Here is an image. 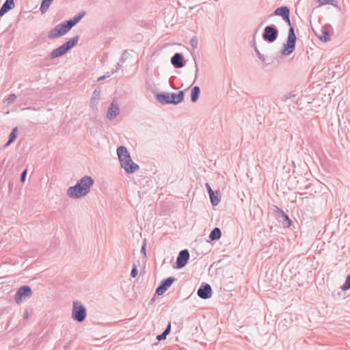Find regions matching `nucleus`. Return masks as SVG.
<instances>
[{"instance_id":"nucleus-1","label":"nucleus","mask_w":350,"mask_h":350,"mask_svg":"<svg viewBox=\"0 0 350 350\" xmlns=\"http://www.w3.org/2000/svg\"><path fill=\"white\" fill-rule=\"evenodd\" d=\"M94 180L90 176H85L74 186L67 190V196L72 199H78L86 196L90 191V187L94 185Z\"/></svg>"},{"instance_id":"nucleus-22","label":"nucleus","mask_w":350,"mask_h":350,"mask_svg":"<svg viewBox=\"0 0 350 350\" xmlns=\"http://www.w3.org/2000/svg\"><path fill=\"white\" fill-rule=\"evenodd\" d=\"M17 135H18V128L17 127H14L12 131H11L10 135H9V139L8 141V142L5 144V147H8L12 143H13L16 137H17Z\"/></svg>"},{"instance_id":"nucleus-16","label":"nucleus","mask_w":350,"mask_h":350,"mask_svg":"<svg viewBox=\"0 0 350 350\" xmlns=\"http://www.w3.org/2000/svg\"><path fill=\"white\" fill-rule=\"evenodd\" d=\"M14 6V0H5L0 8V16H3L9 10H12Z\"/></svg>"},{"instance_id":"nucleus-13","label":"nucleus","mask_w":350,"mask_h":350,"mask_svg":"<svg viewBox=\"0 0 350 350\" xmlns=\"http://www.w3.org/2000/svg\"><path fill=\"white\" fill-rule=\"evenodd\" d=\"M171 64L176 68H181L185 66L183 55L180 53H176L171 58Z\"/></svg>"},{"instance_id":"nucleus-44","label":"nucleus","mask_w":350,"mask_h":350,"mask_svg":"<svg viewBox=\"0 0 350 350\" xmlns=\"http://www.w3.org/2000/svg\"><path fill=\"white\" fill-rule=\"evenodd\" d=\"M258 58L261 60V62L262 63H265V56L263 55H261L258 57Z\"/></svg>"},{"instance_id":"nucleus-6","label":"nucleus","mask_w":350,"mask_h":350,"mask_svg":"<svg viewBox=\"0 0 350 350\" xmlns=\"http://www.w3.org/2000/svg\"><path fill=\"white\" fill-rule=\"evenodd\" d=\"M296 39L294 28L290 27L286 43L284 45V49L282 51V55H289L293 53L295 48Z\"/></svg>"},{"instance_id":"nucleus-31","label":"nucleus","mask_w":350,"mask_h":350,"mask_svg":"<svg viewBox=\"0 0 350 350\" xmlns=\"http://www.w3.org/2000/svg\"><path fill=\"white\" fill-rule=\"evenodd\" d=\"M295 94H293L292 92H290V93H287L286 94H284L283 96H282V100L283 101H286L288 99L291 98L292 96H295Z\"/></svg>"},{"instance_id":"nucleus-46","label":"nucleus","mask_w":350,"mask_h":350,"mask_svg":"<svg viewBox=\"0 0 350 350\" xmlns=\"http://www.w3.org/2000/svg\"><path fill=\"white\" fill-rule=\"evenodd\" d=\"M31 109L30 107H27L25 109H23V110H24V109Z\"/></svg>"},{"instance_id":"nucleus-5","label":"nucleus","mask_w":350,"mask_h":350,"mask_svg":"<svg viewBox=\"0 0 350 350\" xmlns=\"http://www.w3.org/2000/svg\"><path fill=\"white\" fill-rule=\"evenodd\" d=\"M87 316V310L81 301H74L72 303V318L78 323L84 321Z\"/></svg>"},{"instance_id":"nucleus-39","label":"nucleus","mask_w":350,"mask_h":350,"mask_svg":"<svg viewBox=\"0 0 350 350\" xmlns=\"http://www.w3.org/2000/svg\"><path fill=\"white\" fill-rule=\"evenodd\" d=\"M146 243H144L142 248H141V252L143 253L144 254V257H146Z\"/></svg>"},{"instance_id":"nucleus-2","label":"nucleus","mask_w":350,"mask_h":350,"mask_svg":"<svg viewBox=\"0 0 350 350\" xmlns=\"http://www.w3.org/2000/svg\"><path fill=\"white\" fill-rule=\"evenodd\" d=\"M117 154L121 167L126 173L133 174L139 169V166L132 161L130 153L125 146H119L117 148Z\"/></svg>"},{"instance_id":"nucleus-36","label":"nucleus","mask_w":350,"mask_h":350,"mask_svg":"<svg viewBox=\"0 0 350 350\" xmlns=\"http://www.w3.org/2000/svg\"><path fill=\"white\" fill-rule=\"evenodd\" d=\"M274 208H275V212L277 213V215H281V213H284V211L277 206H274Z\"/></svg>"},{"instance_id":"nucleus-40","label":"nucleus","mask_w":350,"mask_h":350,"mask_svg":"<svg viewBox=\"0 0 350 350\" xmlns=\"http://www.w3.org/2000/svg\"><path fill=\"white\" fill-rule=\"evenodd\" d=\"M206 187L207 189V191L208 193V195L210 196V194H211V191H213L212 190L211 186L208 183L206 184Z\"/></svg>"},{"instance_id":"nucleus-43","label":"nucleus","mask_w":350,"mask_h":350,"mask_svg":"<svg viewBox=\"0 0 350 350\" xmlns=\"http://www.w3.org/2000/svg\"><path fill=\"white\" fill-rule=\"evenodd\" d=\"M254 50L258 57L262 55L256 46H255Z\"/></svg>"},{"instance_id":"nucleus-19","label":"nucleus","mask_w":350,"mask_h":350,"mask_svg":"<svg viewBox=\"0 0 350 350\" xmlns=\"http://www.w3.org/2000/svg\"><path fill=\"white\" fill-rule=\"evenodd\" d=\"M200 87L194 86L191 89V101L193 103H196L198 100L199 96H200Z\"/></svg>"},{"instance_id":"nucleus-45","label":"nucleus","mask_w":350,"mask_h":350,"mask_svg":"<svg viewBox=\"0 0 350 350\" xmlns=\"http://www.w3.org/2000/svg\"><path fill=\"white\" fill-rule=\"evenodd\" d=\"M109 77V75H103L101 77H100L98 79V81H100V80H103L107 77Z\"/></svg>"},{"instance_id":"nucleus-33","label":"nucleus","mask_w":350,"mask_h":350,"mask_svg":"<svg viewBox=\"0 0 350 350\" xmlns=\"http://www.w3.org/2000/svg\"><path fill=\"white\" fill-rule=\"evenodd\" d=\"M27 170H25L21 174V181L22 183H24L25 181V179H26V176H27Z\"/></svg>"},{"instance_id":"nucleus-15","label":"nucleus","mask_w":350,"mask_h":350,"mask_svg":"<svg viewBox=\"0 0 350 350\" xmlns=\"http://www.w3.org/2000/svg\"><path fill=\"white\" fill-rule=\"evenodd\" d=\"M120 112L119 107L117 104H114V102H112L111 106L109 107L107 117L109 120L114 119Z\"/></svg>"},{"instance_id":"nucleus-21","label":"nucleus","mask_w":350,"mask_h":350,"mask_svg":"<svg viewBox=\"0 0 350 350\" xmlns=\"http://www.w3.org/2000/svg\"><path fill=\"white\" fill-rule=\"evenodd\" d=\"M316 35L317 36L320 40L324 42L330 40L329 33L327 30H324L322 29L320 31V33L318 34L317 33H316Z\"/></svg>"},{"instance_id":"nucleus-38","label":"nucleus","mask_w":350,"mask_h":350,"mask_svg":"<svg viewBox=\"0 0 350 350\" xmlns=\"http://www.w3.org/2000/svg\"><path fill=\"white\" fill-rule=\"evenodd\" d=\"M121 68H122V65H121V64L118 63V64L116 65V68H115V70H114V69H113V70H112V73L117 72L119 70H120V69H121Z\"/></svg>"},{"instance_id":"nucleus-18","label":"nucleus","mask_w":350,"mask_h":350,"mask_svg":"<svg viewBox=\"0 0 350 350\" xmlns=\"http://www.w3.org/2000/svg\"><path fill=\"white\" fill-rule=\"evenodd\" d=\"M277 219L282 224L285 228H289L291 225V220L289 217L284 212L281 215H277Z\"/></svg>"},{"instance_id":"nucleus-20","label":"nucleus","mask_w":350,"mask_h":350,"mask_svg":"<svg viewBox=\"0 0 350 350\" xmlns=\"http://www.w3.org/2000/svg\"><path fill=\"white\" fill-rule=\"evenodd\" d=\"M221 236V230L219 228H215L211 232L208 237L211 241H215L219 239Z\"/></svg>"},{"instance_id":"nucleus-35","label":"nucleus","mask_w":350,"mask_h":350,"mask_svg":"<svg viewBox=\"0 0 350 350\" xmlns=\"http://www.w3.org/2000/svg\"><path fill=\"white\" fill-rule=\"evenodd\" d=\"M127 53V51L125 50L124 51L120 59V62L121 63H124L125 61H126V53Z\"/></svg>"},{"instance_id":"nucleus-4","label":"nucleus","mask_w":350,"mask_h":350,"mask_svg":"<svg viewBox=\"0 0 350 350\" xmlns=\"http://www.w3.org/2000/svg\"><path fill=\"white\" fill-rule=\"evenodd\" d=\"M79 39V36L77 35L72 38L70 39L64 44L61 45L60 46L53 49L49 53L50 59H55L58 57L63 56L65 55L69 50H70L72 47H74L78 42Z\"/></svg>"},{"instance_id":"nucleus-11","label":"nucleus","mask_w":350,"mask_h":350,"mask_svg":"<svg viewBox=\"0 0 350 350\" xmlns=\"http://www.w3.org/2000/svg\"><path fill=\"white\" fill-rule=\"evenodd\" d=\"M189 259V252L187 250H181L176 258V266L177 269L184 267Z\"/></svg>"},{"instance_id":"nucleus-30","label":"nucleus","mask_w":350,"mask_h":350,"mask_svg":"<svg viewBox=\"0 0 350 350\" xmlns=\"http://www.w3.org/2000/svg\"><path fill=\"white\" fill-rule=\"evenodd\" d=\"M137 273H138V270H137V265L134 264L133 267L131 272V276L132 278H135L137 275Z\"/></svg>"},{"instance_id":"nucleus-41","label":"nucleus","mask_w":350,"mask_h":350,"mask_svg":"<svg viewBox=\"0 0 350 350\" xmlns=\"http://www.w3.org/2000/svg\"><path fill=\"white\" fill-rule=\"evenodd\" d=\"M23 317L25 319H27L29 318V312L27 310H25L23 314Z\"/></svg>"},{"instance_id":"nucleus-12","label":"nucleus","mask_w":350,"mask_h":350,"mask_svg":"<svg viewBox=\"0 0 350 350\" xmlns=\"http://www.w3.org/2000/svg\"><path fill=\"white\" fill-rule=\"evenodd\" d=\"M198 295L203 299H208L212 295V288L210 284H202L198 290Z\"/></svg>"},{"instance_id":"nucleus-3","label":"nucleus","mask_w":350,"mask_h":350,"mask_svg":"<svg viewBox=\"0 0 350 350\" xmlns=\"http://www.w3.org/2000/svg\"><path fill=\"white\" fill-rule=\"evenodd\" d=\"M185 93L179 91L178 93L161 92L156 95L157 100L162 105H178L184 99Z\"/></svg>"},{"instance_id":"nucleus-27","label":"nucleus","mask_w":350,"mask_h":350,"mask_svg":"<svg viewBox=\"0 0 350 350\" xmlns=\"http://www.w3.org/2000/svg\"><path fill=\"white\" fill-rule=\"evenodd\" d=\"M100 90L98 89V88L95 89L94 91L93 92L92 98L91 99L92 103H94V100H98L100 98Z\"/></svg>"},{"instance_id":"nucleus-25","label":"nucleus","mask_w":350,"mask_h":350,"mask_svg":"<svg viewBox=\"0 0 350 350\" xmlns=\"http://www.w3.org/2000/svg\"><path fill=\"white\" fill-rule=\"evenodd\" d=\"M209 198L213 206H217L220 202V198L218 196H215L214 191H211Z\"/></svg>"},{"instance_id":"nucleus-14","label":"nucleus","mask_w":350,"mask_h":350,"mask_svg":"<svg viewBox=\"0 0 350 350\" xmlns=\"http://www.w3.org/2000/svg\"><path fill=\"white\" fill-rule=\"evenodd\" d=\"M85 12H81L78 13L76 16H75L73 18L65 21V23L66 24L68 28L70 30L72 28V27H74L77 23H78L81 20V18L85 16Z\"/></svg>"},{"instance_id":"nucleus-23","label":"nucleus","mask_w":350,"mask_h":350,"mask_svg":"<svg viewBox=\"0 0 350 350\" xmlns=\"http://www.w3.org/2000/svg\"><path fill=\"white\" fill-rule=\"evenodd\" d=\"M320 6L329 4L335 8H338V2L337 0H318Z\"/></svg>"},{"instance_id":"nucleus-42","label":"nucleus","mask_w":350,"mask_h":350,"mask_svg":"<svg viewBox=\"0 0 350 350\" xmlns=\"http://www.w3.org/2000/svg\"><path fill=\"white\" fill-rule=\"evenodd\" d=\"M284 21L288 23V25H291V21H290V15H288L287 18H283Z\"/></svg>"},{"instance_id":"nucleus-24","label":"nucleus","mask_w":350,"mask_h":350,"mask_svg":"<svg viewBox=\"0 0 350 350\" xmlns=\"http://www.w3.org/2000/svg\"><path fill=\"white\" fill-rule=\"evenodd\" d=\"M52 1L53 0H42L40 8V10L42 14L45 13L48 10Z\"/></svg>"},{"instance_id":"nucleus-8","label":"nucleus","mask_w":350,"mask_h":350,"mask_svg":"<svg viewBox=\"0 0 350 350\" xmlns=\"http://www.w3.org/2000/svg\"><path fill=\"white\" fill-rule=\"evenodd\" d=\"M278 36V30L273 25L265 27L262 33V38L265 41L271 43L273 42Z\"/></svg>"},{"instance_id":"nucleus-10","label":"nucleus","mask_w":350,"mask_h":350,"mask_svg":"<svg viewBox=\"0 0 350 350\" xmlns=\"http://www.w3.org/2000/svg\"><path fill=\"white\" fill-rule=\"evenodd\" d=\"M176 279L174 277H169L163 280L156 289V294L163 295Z\"/></svg>"},{"instance_id":"nucleus-37","label":"nucleus","mask_w":350,"mask_h":350,"mask_svg":"<svg viewBox=\"0 0 350 350\" xmlns=\"http://www.w3.org/2000/svg\"><path fill=\"white\" fill-rule=\"evenodd\" d=\"M170 331H171V322H169L167 327L165 328V329L163 332L167 335H168L170 334Z\"/></svg>"},{"instance_id":"nucleus-26","label":"nucleus","mask_w":350,"mask_h":350,"mask_svg":"<svg viewBox=\"0 0 350 350\" xmlns=\"http://www.w3.org/2000/svg\"><path fill=\"white\" fill-rule=\"evenodd\" d=\"M17 96L14 94H10L8 97L4 100L7 105H9L16 101Z\"/></svg>"},{"instance_id":"nucleus-29","label":"nucleus","mask_w":350,"mask_h":350,"mask_svg":"<svg viewBox=\"0 0 350 350\" xmlns=\"http://www.w3.org/2000/svg\"><path fill=\"white\" fill-rule=\"evenodd\" d=\"M189 44H191V46L193 47V48H196L198 46V38L196 37H193L190 41H189Z\"/></svg>"},{"instance_id":"nucleus-32","label":"nucleus","mask_w":350,"mask_h":350,"mask_svg":"<svg viewBox=\"0 0 350 350\" xmlns=\"http://www.w3.org/2000/svg\"><path fill=\"white\" fill-rule=\"evenodd\" d=\"M167 336V335L165 333H164V332H163L162 334H159V335H158V336H157V339L159 341H161V340H165V339L166 338V336Z\"/></svg>"},{"instance_id":"nucleus-17","label":"nucleus","mask_w":350,"mask_h":350,"mask_svg":"<svg viewBox=\"0 0 350 350\" xmlns=\"http://www.w3.org/2000/svg\"><path fill=\"white\" fill-rule=\"evenodd\" d=\"M273 15L281 16L282 18H287L288 15H290V10L286 6H282L278 8L273 12Z\"/></svg>"},{"instance_id":"nucleus-28","label":"nucleus","mask_w":350,"mask_h":350,"mask_svg":"<svg viewBox=\"0 0 350 350\" xmlns=\"http://www.w3.org/2000/svg\"><path fill=\"white\" fill-rule=\"evenodd\" d=\"M350 288V274L347 277L345 284L342 286L343 291H347Z\"/></svg>"},{"instance_id":"nucleus-34","label":"nucleus","mask_w":350,"mask_h":350,"mask_svg":"<svg viewBox=\"0 0 350 350\" xmlns=\"http://www.w3.org/2000/svg\"><path fill=\"white\" fill-rule=\"evenodd\" d=\"M193 60H194V63H195V68H196L195 79H196V78L198 77V75L199 69H198V64H197V62H196V58H193Z\"/></svg>"},{"instance_id":"nucleus-7","label":"nucleus","mask_w":350,"mask_h":350,"mask_svg":"<svg viewBox=\"0 0 350 350\" xmlns=\"http://www.w3.org/2000/svg\"><path fill=\"white\" fill-rule=\"evenodd\" d=\"M69 31L70 29L66 26L65 22H64L56 25L54 28L51 29L48 33V38L49 39L57 38L64 36Z\"/></svg>"},{"instance_id":"nucleus-9","label":"nucleus","mask_w":350,"mask_h":350,"mask_svg":"<svg viewBox=\"0 0 350 350\" xmlns=\"http://www.w3.org/2000/svg\"><path fill=\"white\" fill-rule=\"evenodd\" d=\"M32 295V291H31V288L27 286V285H24V286H22L21 287H20L16 293L14 295V299H15V301L18 304L22 298L25 297H31Z\"/></svg>"}]
</instances>
